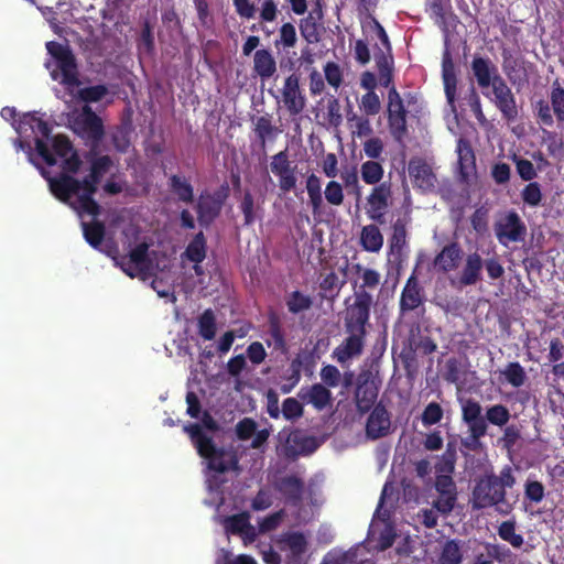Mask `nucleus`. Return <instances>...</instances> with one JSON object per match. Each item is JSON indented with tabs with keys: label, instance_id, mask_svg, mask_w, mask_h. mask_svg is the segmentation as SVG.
I'll return each mask as SVG.
<instances>
[{
	"label": "nucleus",
	"instance_id": "1",
	"mask_svg": "<svg viewBox=\"0 0 564 564\" xmlns=\"http://www.w3.org/2000/svg\"><path fill=\"white\" fill-rule=\"evenodd\" d=\"M367 30L381 43V45L376 44L375 62L381 86L389 88L388 121L391 134L395 140H401L406 133V110L400 94L394 86H391L394 65L391 44L386 30L376 19L368 23Z\"/></svg>",
	"mask_w": 564,
	"mask_h": 564
},
{
	"label": "nucleus",
	"instance_id": "2",
	"mask_svg": "<svg viewBox=\"0 0 564 564\" xmlns=\"http://www.w3.org/2000/svg\"><path fill=\"white\" fill-rule=\"evenodd\" d=\"M101 178L90 169L89 174L83 180L59 173L57 176L48 177L47 181L54 197L69 206L79 217L85 215L98 217L101 214V206L94 196Z\"/></svg>",
	"mask_w": 564,
	"mask_h": 564
},
{
	"label": "nucleus",
	"instance_id": "3",
	"mask_svg": "<svg viewBox=\"0 0 564 564\" xmlns=\"http://www.w3.org/2000/svg\"><path fill=\"white\" fill-rule=\"evenodd\" d=\"M184 431L189 435L198 455L206 460L210 489L219 490L220 485L225 481L224 475L228 473L238 475L241 471L237 451L232 446L228 448L216 446L199 423L187 424L184 426Z\"/></svg>",
	"mask_w": 564,
	"mask_h": 564
},
{
	"label": "nucleus",
	"instance_id": "4",
	"mask_svg": "<svg viewBox=\"0 0 564 564\" xmlns=\"http://www.w3.org/2000/svg\"><path fill=\"white\" fill-rule=\"evenodd\" d=\"M215 521L223 525L225 533L238 535L247 545V488L245 485L235 486L221 495L216 506Z\"/></svg>",
	"mask_w": 564,
	"mask_h": 564
},
{
	"label": "nucleus",
	"instance_id": "5",
	"mask_svg": "<svg viewBox=\"0 0 564 564\" xmlns=\"http://www.w3.org/2000/svg\"><path fill=\"white\" fill-rule=\"evenodd\" d=\"M45 46L53 58V62H46L45 64L46 68L50 69L52 79L59 80L66 86H78V65L69 45L50 41Z\"/></svg>",
	"mask_w": 564,
	"mask_h": 564
},
{
	"label": "nucleus",
	"instance_id": "6",
	"mask_svg": "<svg viewBox=\"0 0 564 564\" xmlns=\"http://www.w3.org/2000/svg\"><path fill=\"white\" fill-rule=\"evenodd\" d=\"M15 130L19 134H25L29 130L35 134H41L42 138L35 139L36 152L48 166H54L57 163L56 158L50 151L44 140L48 139L52 132L48 122L44 121L35 113L28 112L20 117Z\"/></svg>",
	"mask_w": 564,
	"mask_h": 564
},
{
	"label": "nucleus",
	"instance_id": "7",
	"mask_svg": "<svg viewBox=\"0 0 564 564\" xmlns=\"http://www.w3.org/2000/svg\"><path fill=\"white\" fill-rule=\"evenodd\" d=\"M229 196V185L224 183L216 191L204 189L200 192L197 203V220L200 226L208 227L220 215L226 199Z\"/></svg>",
	"mask_w": 564,
	"mask_h": 564
},
{
	"label": "nucleus",
	"instance_id": "8",
	"mask_svg": "<svg viewBox=\"0 0 564 564\" xmlns=\"http://www.w3.org/2000/svg\"><path fill=\"white\" fill-rule=\"evenodd\" d=\"M506 491L498 486L495 475H488L479 480L473 491V506L484 509L496 506L501 513H508L510 506L505 502Z\"/></svg>",
	"mask_w": 564,
	"mask_h": 564
},
{
	"label": "nucleus",
	"instance_id": "9",
	"mask_svg": "<svg viewBox=\"0 0 564 564\" xmlns=\"http://www.w3.org/2000/svg\"><path fill=\"white\" fill-rule=\"evenodd\" d=\"M371 303L372 297L369 293L361 291L355 294L352 304L346 308L345 327L347 333L366 335Z\"/></svg>",
	"mask_w": 564,
	"mask_h": 564
},
{
	"label": "nucleus",
	"instance_id": "10",
	"mask_svg": "<svg viewBox=\"0 0 564 564\" xmlns=\"http://www.w3.org/2000/svg\"><path fill=\"white\" fill-rule=\"evenodd\" d=\"M525 231V225L516 212L507 213L495 224L496 237L503 246L523 240Z\"/></svg>",
	"mask_w": 564,
	"mask_h": 564
},
{
	"label": "nucleus",
	"instance_id": "11",
	"mask_svg": "<svg viewBox=\"0 0 564 564\" xmlns=\"http://www.w3.org/2000/svg\"><path fill=\"white\" fill-rule=\"evenodd\" d=\"M491 88V101L501 112L502 118L507 121H514L518 117V106L516 97L511 88L507 85L503 78H497Z\"/></svg>",
	"mask_w": 564,
	"mask_h": 564
},
{
	"label": "nucleus",
	"instance_id": "12",
	"mask_svg": "<svg viewBox=\"0 0 564 564\" xmlns=\"http://www.w3.org/2000/svg\"><path fill=\"white\" fill-rule=\"evenodd\" d=\"M271 172L279 180V187L283 192H290L296 185V165L289 160L286 150L274 154L270 162Z\"/></svg>",
	"mask_w": 564,
	"mask_h": 564
},
{
	"label": "nucleus",
	"instance_id": "13",
	"mask_svg": "<svg viewBox=\"0 0 564 564\" xmlns=\"http://www.w3.org/2000/svg\"><path fill=\"white\" fill-rule=\"evenodd\" d=\"M282 102L292 115L301 113L306 106V98L300 86L297 74L289 75L281 88Z\"/></svg>",
	"mask_w": 564,
	"mask_h": 564
},
{
	"label": "nucleus",
	"instance_id": "14",
	"mask_svg": "<svg viewBox=\"0 0 564 564\" xmlns=\"http://www.w3.org/2000/svg\"><path fill=\"white\" fill-rule=\"evenodd\" d=\"M408 172L414 187L423 192H431L435 188L437 178L433 167L426 161L420 158L411 159Z\"/></svg>",
	"mask_w": 564,
	"mask_h": 564
},
{
	"label": "nucleus",
	"instance_id": "15",
	"mask_svg": "<svg viewBox=\"0 0 564 564\" xmlns=\"http://www.w3.org/2000/svg\"><path fill=\"white\" fill-rule=\"evenodd\" d=\"M391 196L390 186L382 183L372 188L367 197L366 214L369 219L383 224L384 214L389 207V199Z\"/></svg>",
	"mask_w": 564,
	"mask_h": 564
},
{
	"label": "nucleus",
	"instance_id": "16",
	"mask_svg": "<svg viewBox=\"0 0 564 564\" xmlns=\"http://www.w3.org/2000/svg\"><path fill=\"white\" fill-rule=\"evenodd\" d=\"M365 336L359 333H348L347 338L333 350V359L344 365L348 360L359 357L364 351Z\"/></svg>",
	"mask_w": 564,
	"mask_h": 564
},
{
	"label": "nucleus",
	"instance_id": "17",
	"mask_svg": "<svg viewBox=\"0 0 564 564\" xmlns=\"http://www.w3.org/2000/svg\"><path fill=\"white\" fill-rule=\"evenodd\" d=\"M324 31L323 11L321 8L312 10L306 18L300 21L301 35L308 44L318 43Z\"/></svg>",
	"mask_w": 564,
	"mask_h": 564
},
{
	"label": "nucleus",
	"instance_id": "18",
	"mask_svg": "<svg viewBox=\"0 0 564 564\" xmlns=\"http://www.w3.org/2000/svg\"><path fill=\"white\" fill-rule=\"evenodd\" d=\"M471 70L480 88H489L495 84L496 77L502 78L499 75L497 66L489 58L481 56H475L473 58Z\"/></svg>",
	"mask_w": 564,
	"mask_h": 564
},
{
	"label": "nucleus",
	"instance_id": "19",
	"mask_svg": "<svg viewBox=\"0 0 564 564\" xmlns=\"http://www.w3.org/2000/svg\"><path fill=\"white\" fill-rule=\"evenodd\" d=\"M458 172L460 178L469 183L476 174L475 154L470 144L464 139H459L457 143Z\"/></svg>",
	"mask_w": 564,
	"mask_h": 564
},
{
	"label": "nucleus",
	"instance_id": "20",
	"mask_svg": "<svg viewBox=\"0 0 564 564\" xmlns=\"http://www.w3.org/2000/svg\"><path fill=\"white\" fill-rule=\"evenodd\" d=\"M482 408L479 402L473 399L462 401V419L467 424L468 430H473L476 434L487 429L485 417L481 415Z\"/></svg>",
	"mask_w": 564,
	"mask_h": 564
},
{
	"label": "nucleus",
	"instance_id": "21",
	"mask_svg": "<svg viewBox=\"0 0 564 564\" xmlns=\"http://www.w3.org/2000/svg\"><path fill=\"white\" fill-rule=\"evenodd\" d=\"M77 123L80 126L87 139L93 142H99L102 139L105 134L102 120L89 107L84 108L83 115Z\"/></svg>",
	"mask_w": 564,
	"mask_h": 564
},
{
	"label": "nucleus",
	"instance_id": "22",
	"mask_svg": "<svg viewBox=\"0 0 564 564\" xmlns=\"http://www.w3.org/2000/svg\"><path fill=\"white\" fill-rule=\"evenodd\" d=\"M390 416L383 406H376L367 421V435L373 440L382 437L389 433Z\"/></svg>",
	"mask_w": 564,
	"mask_h": 564
},
{
	"label": "nucleus",
	"instance_id": "23",
	"mask_svg": "<svg viewBox=\"0 0 564 564\" xmlns=\"http://www.w3.org/2000/svg\"><path fill=\"white\" fill-rule=\"evenodd\" d=\"M299 397L306 403L312 404L317 410L325 409L332 400L330 391L322 383H315L311 387L302 388Z\"/></svg>",
	"mask_w": 564,
	"mask_h": 564
},
{
	"label": "nucleus",
	"instance_id": "24",
	"mask_svg": "<svg viewBox=\"0 0 564 564\" xmlns=\"http://www.w3.org/2000/svg\"><path fill=\"white\" fill-rule=\"evenodd\" d=\"M423 302L421 288L414 275H411L402 290L400 297L401 312H409L417 308Z\"/></svg>",
	"mask_w": 564,
	"mask_h": 564
},
{
	"label": "nucleus",
	"instance_id": "25",
	"mask_svg": "<svg viewBox=\"0 0 564 564\" xmlns=\"http://www.w3.org/2000/svg\"><path fill=\"white\" fill-rule=\"evenodd\" d=\"M462 259V249L457 242L445 246L434 259V265L443 271L449 272L458 267Z\"/></svg>",
	"mask_w": 564,
	"mask_h": 564
},
{
	"label": "nucleus",
	"instance_id": "26",
	"mask_svg": "<svg viewBox=\"0 0 564 564\" xmlns=\"http://www.w3.org/2000/svg\"><path fill=\"white\" fill-rule=\"evenodd\" d=\"M482 265L484 262L479 253L468 254L459 276V283L465 286L476 284L481 279Z\"/></svg>",
	"mask_w": 564,
	"mask_h": 564
},
{
	"label": "nucleus",
	"instance_id": "27",
	"mask_svg": "<svg viewBox=\"0 0 564 564\" xmlns=\"http://www.w3.org/2000/svg\"><path fill=\"white\" fill-rule=\"evenodd\" d=\"M253 70L261 77L268 79L276 72V62L272 53L268 50H258L253 55Z\"/></svg>",
	"mask_w": 564,
	"mask_h": 564
},
{
	"label": "nucleus",
	"instance_id": "28",
	"mask_svg": "<svg viewBox=\"0 0 564 564\" xmlns=\"http://www.w3.org/2000/svg\"><path fill=\"white\" fill-rule=\"evenodd\" d=\"M94 220L82 223L83 236L86 242L96 250H101V245L106 236V226L101 220H97V217H93Z\"/></svg>",
	"mask_w": 564,
	"mask_h": 564
},
{
	"label": "nucleus",
	"instance_id": "29",
	"mask_svg": "<svg viewBox=\"0 0 564 564\" xmlns=\"http://www.w3.org/2000/svg\"><path fill=\"white\" fill-rule=\"evenodd\" d=\"M359 242L364 250L377 253L383 246V235L376 225H367L360 231Z\"/></svg>",
	"mask_w": 564,
	"mask_h": 564
},
{
	"label": "nucleus",
	"instance_id": "30",
	"mask_svg": "<svg viewBox=\"0 0 564 564\" xmlns=\"http://www.w3.org/2000/svg\"><path fill=\"white\" fill-rule=\"evenodd\" d=\"M378 398V387L373 380H366L357 387L356 403L361 412L368 411Z\"/></svg>",
	"mask_w": 564,
	"mask_h": 564
},
{
	"label": "nucleus",
	"instance_id": "31",
	"mask_svg": "<svg viewBox=\"0 0 564 564\" xmlns=\"http://www.w3.org/2000/svg\"><path fill=\"white\" fill-rule=\"evenodd\" d=\"M409 219L406 217L398 218L392 225V235L389 239L390 253L400 256L406 245V226Z\"/></svg>",
	"mask_w": 564,
	"mask_h": 564
},
{
	"label": "nucleus",
	"instance_id": "32",
	"mask_svg": "<svg viewBox=\"0 0 564 564\" xmlns=\"http://www.w3.org/2000/svg\"><path fill=\"white\" fill-rule=\"evenodd\" d=\"M464 557L463 543L458 540H447L441 547L440 564H462Z\"/></svg>",
	"mask_w": 564,
	"mask_h": 564
},
{
	"label": "nucleus",
	"instance_id": "33",
	"mask_svg": "<svg viewBox=\"0 0 564 564\" xmlns=\"http://www.w3.org/2000/svg\"><path fill=\"white\" fill-rule=\"evenodd\" d=\"M276 486L288 500L296 502L302 498L303 481L294 475L283 477Z\"/></svg>",
	"mask_w": 564,
	"mask_h": 564
},
{
	"label": "nucleus",
	"instance_id": "34",
	"mask_svg": "<svg viewBox=\"0 0 564 564\" xmlns=\"http://www.w3.org/2000/svg\"><path fill=\"white\" fill-rule=\"evenodd\" d=\"M183 256L193 263H202L204 261L206 258V238L203 231L194 236Z\"/></svg>",
	"mask_w": 564,
	"mask_h": 564
},
{
	"label": "nucleus",
	"instance_id": "35",
	"mask_svg": "<svg viewBox=\"0 0 564 564\" xmlns=\"http://www.w3.org/2000/svg\"><path fill=\"white\" fill-rule=\"evenodd\" d=\"M169 185L173 194L177 196L178 200L186 204L193 203L194 188L185 177L174 174L169 178Z\"/></svg>",
	"mask_w": 564,
	"mask_h": 564
},
{
	"label": "nucleus",
	"instance_id": "36",
	"mask_svg": "<svg viewBox=\"0 0 564 564\" xmlns=\"http://www.w3.org/2000/svg\"><path fill=\"white\" fill-rule=\"evenodd\" d=\"M499 372L513 388L522 387L528 379L524 368L519 362H509Z\"/></svg>",
	"mask_w": 564,
	"mask_h": 564
},
{
	"label": "nucleus",
	"instance_id": "37",
	"mask_svg": "<svg viewBox=\"0 0 564 564\" xmlns=\"http://www.w3.org/2000/svg\"><path fill=\"white\" fill-rule=\"evenodd\" d=\"M443 82L447 101L453 107L456 91V76L453 63L447 57L443 61Z\"/></svg>",
	"mask_w": 564,
	"mask_h": 564
},
{
	"label": "nucleus",
	"instance_id": "38",
	"mask_svg": "<svg viewBox=\"0 0 564 564\" xmlns=\"http://www.w3.org/2000/svg\"><path fill=\"white\" fill-rule=\"evenodd\" d=\"M383 172L382 165L373 160H368L360 166L361 178L369 185L378 184L383 177Z\"/></svg>",
	"mask_w": 564,
	"mask_h": 564
},
{
	"label": "nucleus",
	"instance_id": "39",
	"mask_svg": "<svg viewBox=\"0 0 564 564\" xmlns=\"http://www.w3.org/2000/svg\"><path fill=\"white\" fill-rule=\"evenodd\" d=\"M286 307L293 314H299L311 308L313 301L310 295L300 291L291 292L286 297Z\"/></svg>",
	"mask_w": 564,
	"mask_h": 564
},
{
	"label": "nucleus",
	"instance_id": "40",
	"mask_svg": "<svg viewBox=\"0 0 564 564\" xmlns=\"http://www.w3.org/2000/svg\"><path fill=\"white\" fill-rule=\"evenodd\" d=\"M198 334L205 340H212L216 335V318L214 312L208 308L205 310L198 317Z\"/></svg>",
	"mask_w": 564,
	"mask_h": 564
},
{
	"label": "nucleus",
	"instance_id": "41",
	"mask_svg": "<svg viewBox=\"0 0 564 564\" xmlns=\"http://www.w3.org/2000/svg\"><path fill=\"white\" fill-rule=\"evenodd\" d=\"M254 133L264 147L265 142L274 140L278 129L272 124L270 118L260 117L254 122Z\"/></svg>",
	"mask_w": 564,
	"mask_h": 564
},
{
	"label": "nucleus",
	"instance_id": "42",
	"mask_svg": "<svg viewBox=\"0 0 564 564\" xmlns=\"http://www.w3.org/2000/svg\"><path fill=\"white\" fill-rule=\"evenodd\" d=\"M523 66V61L512 57L511 55L503 57L502 68L509 80L513 84H520L523 78L520 70Z\"/></svg>",
	"mask_w": 564,
	"mask_h": 564
},
{
	"label": "nucleus",
	"instance_id": "43",
	"mask_svg": "<svg viewBox=\"0 0 564 564\" xmlns=\"http://www.w3.org/2000/svg\"><path fill=\"white\" fill-rule=\"evenodd\" d=\"M486 423L489 422L492 425L505 426L510 420V412L507 406L502 404H495L486 410Z\"/></svg>",
	"mask_w": 564,
	"mask_h": 564
},
{
	"label": "nucleus",
	"instance_id": "44",
	"mask_svg": "<svg viewBox=\"0 0 564 564\" xmlns=\"http://www.w3.org/2000/svg\"><path fill=\"white\" fill-rule=\"evenodd\" d=\"M282 543L293 556L303 554L306 550V539L302 533H289L282 539Z\"/></svg>",
	"mask_w": 564,
	"mask_h": 564
},
{
	"label": "nucleus",
	"instance_id": "45",
	"mask_svg": "<svg viewBox=\"0 0 564 564\" xmlns=\"http://www.w3.org/2000/svg\"><path fill=\"white\" fill-rule=\"evenodd\" d=\"M498 534L513 547H521L524 542L523 536L516 532V525L511 521L502 522L498 529Z\"/></svg>",
	"mask_w": 564,
	"mask_h": 564
},
{
	"label": "nucleus",
	"instance_id": "46",
	"mask_svg": "<svg viewBox=\"0 0 564 564\" xmlns=\"http://www.w3.org/2000/svg\"><path fill=\"white\" fill-rule=\"evenodd\" d=\"M296 42L295 26L290 22L283 23L279 30V40L275 41V46L279 47L281 45L283 48H291L295 46Z\"/></svg>",
	"mask_w": 564,
	"mask_h": 564
},
{
	"label": "nucleus",
	"instance_id": "47",
	"mask_svg": "<svg viewBox=\"0 0 564 564\" xmlns=\"http://www.w3.org/2000/svg\"><path fill=\"white\" fill-rule=\"evenodd\" d=\"M359 108L367 116H376L381 110V100L376 91H367L360 99Z\"/></svg>",
	"mask_w": 564,
	"mask_h": 564
},
{
	"label": "nucleus",
	"instance_id": "48",
	"mask_svg": "<svg viewBox=\"0 0 564 564\" xmlns=\"http://www.w3.org/2000/svg\"><path fill=\"white\" fill-rule=\"evenodd\" d=\"M541 186L536 182H531L521 191V198L530 207H538L542 202Z\"/></svg>",
	"mask_w": 564,
	"mask_h": 564
},
{
	"label": "nucleus",
	"instance_id": "49",
	"mask_svg": "<svg viewBox=\"0 0 564 564\" xmlns=\"http://www.w3.org/2000/svg\"><path fill=\"white\" fill-rule=\"evenodd\" d=\"M269 435L270 429H259L256 422L249 420V440H251L250 446L252 448L261 449L265 444Z\"/></svg>",
	"mask_w": 564,
	"mask_h": 564
},
{
	"label": "nucleus",
	"instance_id": "50",
	"mask_svg": "<svg viewBox=\"0 0 564 564\" xmlns=\"http://www.w3.org/2000/svg\"><path fill=\"white\" fill-rule=\"evenodd\" d=\"M356 272L361 279V288L375 289L379 285L381 275L378 271L356 264Z\"/></svg>",
	"mask_w": 564,
	"mask_h": 564
},
{
	"label": "nucleus",
	"instance_id": "51",
	"mask_svg": "<svg viewBox=\"0 0 564 564\" xmlns=\"http://www.w3.org/2000/svg\"><path fill=\"white\" fill-rule=\"evenodd\" d=\"M351 122L352 134L357 138L370 137L372 134V127L369 119L352 115L348 117Z\"/></svg>",
	"mask_w": 564,
	"mask_h": 564
},
{
	"label": "nucleus",
	"instance_id": "52",
	"mask_svg": "<svg viewBox=\"0 0 564 564\" xmlns=\"http://www.w3.org/2000/svg\"><path fill=\"white\" fill-rule=\"evenodd\" d=\"M340 180L345 184L346 188H351L356 194L357 199L361 196V187L359 185L358 172L355 166L345 167L340 172Z\"/></svg>",
	"mask_w": 564,
	"mask_h": 564
},
{
	"label": "nucleus",
	"instance_id": "53",
	"mask_svg": "<svg viewBox=\"0 0 564 564\" xmlns=\"http://www.w3.org/2000/svg\"><path fill=\"white\" fill-rule=\"evenodd\" d=\"M324 76L329 86L338 89L343 84V70L335 62H327L324 65Z\"/></svg>",
	"mask_w": 564,
	"mask_h": 564
},
{
	"label": "nucleus",
	"instance_id": "54",
	"mask_svg": "<svg viewBox=\"0 0 564 564\" xmlns=\"http://www.w3.org/2000/svg\"><path fill=\"white\" fill-rule=\"evenodd\" d=\"M456 502V492L447 491L438 495L437 499L433 501V508L442 516H447L454 509Z\"/></svg>",
	"mask_w": 564,
	"mask_h": 564
},
{
	"label": "nucleus",
	"instance_id": "55",
	"mask_svg": "<svg viewBox=\"0 0 564 564\" xmlns=\"http://www.w3.org/2000/svg\"><path fill=\"white\" fill-rule=\"evenodd\" d=\"M325 199L334 206H340L344 202L343 185L336 181H329L324 191Z\"/></svg>",
	"mask_w": 564,
	"mask_h": 564
},
{
	"label": "nucleus",
	"instance_id": "56",
	"mask_svg": "<svg viewBox=\"0 0 564 564\" xmlns=\"http://www.w3.org/2000/svg\"><path fill=\"white\" fill-rule=\"evenodd\" d=\"M326 110H327L326 111L327 123L334 128H337L338 126H340L343 122V116L340 112L339 100L335 97H330L327 100Z\"/></svg>",
	"mask_w": 564,
	"mask_h": 564
},
{
	"label": "nucleus",
	"instance_id": "57",
	"mask_svg": "<svg viewBox=\"0 0 564 564\" xmlns=\"http://www.w3.org/2000/svg\"><path fill=\"white\" fill-rule=\"evenodd\" d=\"M321 380L324 386L327 388H336L341 379L340 371L333 365H326L321 369L319 372Z\"/></svg>",
	"mask_w": 564,
	"mask_h": 564
},
{
	"label": "nucleus",
	"instance_id": "58",
	"mask_svg": "<svg viewBox=\"0 0 564 564\" xmlns=\"http://www.w3.org/2000/svg\"><path fill=\"white\" fill-rule=\"evenodd\" d=\"M108 93L105 85H95L83 88L79 93L80 98L86 102L100 101Z\"/></svg>",
	"mask_w": 564,
	"mask_h": 564
},
{
	"label": "nucleus",
	"instance_id": "59",
	"mask_svg": "<svg viewBox=\"0 0 564 564\" xmlns=\"http://www.w3.org/2000/svg\"><path fill=\"white\" fill-rule=\"evenodd\" d=\"M52 147L54 151V156L57 155L59 158H66L69 153L74 151L70 140L64 134L55 135L52 141Z\"/></svg>",
	"mask_w": 564,
	"mask_h": 564
},
{
	"label": "nucleus",
	"instance_id": "60",
	"mask_svg": "<svg viewBox=\"0 0 564 564\" xmlns=\"http://www.w3.org/2000/svg\"><path fill=\"white\" fill-rule=\"evenodd\" d=\"M443 410L440 404L432 402L427 404L422 414V422L424 425H433L442 420Z\"/></svg>",
	"mask_w": 564,
	"mask_h": 564
},
{
	"label": "nucleus",
	"instance_id": "61",
	"mask_svg": "<svg viewBox=\"0 0 564 564\" xmlns=\"http://www.w3.org/2000/svg\"><path fill=\"white\" fill-rule=\"evenodd\" d=\"M215 564H247V554L235 555L228 549H220L217 553Z\"/></svg>",
	"mask_w": 564,
	"mask_h": 564
},
{
	"label": "nucleus",
	"instance_id": "62",
	"mask_svg": "<svg viewBox=\"0 0 564 564\" xmlns=\"http://www.w3.org/2000/svg\"><path fill=\"white\" fill-rule=\"evenodd\" d=\"M519 176L524 181H531L536 176V171L531 161L517 158L513 159Z\"/></svg>",
	"mask_w": 564,
	"mask_h": 564
},
{
	"label": "nucleus",
	"instance_id": "63",
	"mask_svg": "<svg viewBox=\"0 0 564 564\" xmlns=\"http://www.w3.org/2000/svg\"><path fill=\"white\" fill-rule=\"evenodd\" d=\"M551 101L553 111L560 121H564V89L555 86L552 89Z\"/></svg>",
	"mask_w": 564,
	"mask_h": 564
},
{
	"label": "nucleus",
	"instance_id": "64",
	"mask_svg": "<svg viewBox=\"0 0 564 564\" xmlns=\"http://www.w3.org/2000/svg\"><path fill=\"white\" fill-rule=\"evenodd\" d=\"M364 152H365L367 158H369L370 160L376 161L377 159H379L381 156V154L383 152V142H382V140L380 138H378V137L368 139L364 143Z\"/></svg>",
	"mask_w": 564,
	"mask_h": 564
}]
</instances>
